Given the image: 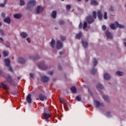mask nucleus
Returning <instances> with one entry per match:
<instances>
[{"instance_id": "obj_1", "label": "nucleus", "mask_w": 126, "mask_h": 126, "mask_svg": "<svg viewBox=\"0 0 126 126\" xmlns=\"http://www.w3.org/2000/svg\"><path fill=\"white\" fill-rule=\"evenodd\" d=\"M36 4V1L35 0H32L28 2L26 9L28 10H32L33 6H35Z\"/></svg>"}, {"instance_id": "obj_2", "label": "nucleus", "mask_w": 126, "mask_h": 126, "mask_svg": "<svg viewBox=\"0 0 126 126\" xmlns=\"http://www.w3.org/2000/svg\"><path fill=\"white\" fill-rule=\"evenodd\" d=\"M5 78L7 82L10 84V86H13L14 87L16 86V84L13 83L12 78L10 75L8 76Z\"/></svg>"}, {"instance_id": "obj_3", "label": "nucleus", "mask_w": 126, "mask_h": 126, "mask_svg": "<svg viewBox=\"0 0 126 126\" xmlns=\"http://www.w3.org/2000/svg\"><path fill=\"white\" fill-rule=\"evenodd\" d=\"M86 21L88 22V24H92L94 22V19L92 16H89L86 18Z\"/></svg>"}, {"instance_id": "obj_4", "label": "nucleus", "mask_w": 126, "mask_h": 126, "mask_svg": "<svg viewBox=\"0 0 126 126\" xmlns=\"http://www.w3.org/2000/svg\"><path fill=\"white\" fill-rule=\"evenodd\" d=\"M49 80V77L46 76H42L41 78V81L43 83H46V82H48Z\"/></svg>"}, {"instance_id": "obj_5", "label": "nucleus", "mask_w": 126, "mask_h": 126, "mask_svg": "<svg viewBox=\"0 0 126 126\" xmlns=\"http://www.w3.org/2000/svg\"><path fill=\"white\" fill-rule=\"evenodd\" d=\"M94 103L96 108H99V107H100V106H101V107H103V106H104L103 103H100V102L98 100H94Z\"/></svg>"}, {"instance_id": "obj_6", "label": "nucleus", "mask_w": 126, "mask_h": 126, "mask_svg": "<svg viewBox=\"0 0 126 126\" xmlns=\"http://www.w3.org/2000/svg\"><path fill=\"white\" fill-rule=\"evenodd\" d=\"M56 48L58 50H60V49H62V48H63V43H62L61 41L60 40L57 41V44H56Z\"/></svg>"}, {"instance_id": "obj_7", "label": "nucleus", "mask_w": 126, "mask_h": 126, "mask_svg": "<svg viewBox=\"0 0 126 126\" xmlns=\"http://www.w3.org/2000/svg\"><path fill=\"white\" fill-rule=\"evenodd\" d=\"M43 10L44 7H42L41 6H38L37 7L36 13L39 14V13H41V12H42Z\"/></svg>"}, {"instance_id": "obj_8", "label": "nucleus", "mask_w": 126, "mask_h": 126, "mask_svg": "<svg viewBox=\"0 0 126 126\" xmlns=\"http://www.w3.org/2000/svg\"><path fill=\"white\" fill-rule=\"evenodd\" d=\"M32 94H29L26 97V101L30 104L32 103V98H31Z\"/></svg>"}, {"instance_id": "obj_9", "label": "nucleus", "mask_w": 126, "mask_h": 126, "mask_svg": "<svg viewBox=\"0 0 126 126\" xmlns=\"http://www.w3.org/2000/svg\"><path fill=\"white\" fill-rule=\"evenodd\" d=\"M39 68H41V69H43V70H46L47 68H48V67L46 64L44 63H40L39 64Z\"/></svg>"}, {"instance_id": "obj_10", "label": "nucleus", "mask_w": 126, "mask_h": 126, "mask_svg": "<svg viewBox=\"0 0 126 126\" xmlns=\"http://www.w3.org/2000/svg\"><path fill=\"white\" fill-rule=\"evenodd\" d=\"M105 35L106 37L109 39H113V36H112V33L110 32L109 31H106L105 32Z\"/></svg>"}, {"instance_id": "obj_11", "label": "nucleus", "mask_w": 126, "mask_h": 126, "mask_svg": "<svg viewBox=\"0 0 126 126\" xmlns=\"http://www.w3.org/2000/svg\"><path fill=\"white\" fill-rule=\"evenodd\" d=\"M97 17L99 20H102V19L103 18V15L102 14L101 11L100 10L97 11Z\"/></svg>"}, {"instance_id": "obj_12", "label": "nucleus", "mask_w": 126, "mask_h": 126, "mask_svg": "<svg viewBox=\"0 0 126 126\" xmlns=\"http://www.w3.org/2000/svg\"><path fill=\"white\" fill-rule=\"evenodd\" d=\"M29 59H30V60H33L35 61L36 60H39V59H40V57H39L38 55H35L34 56H31L29 57Z\"/></svg>"}, {"instance_id": "obj_13", "label": "nucleus", "mask_w": 126, "mask_h": 126, "mask_svg": "<svg viewBox=\"0 0 126 126\" xmlns=\"http://www.w3.org/2000/svg\"><path fill=\"white\" fill-rule=\"evenodd\" d=\"M4 63L6 66H9L10 65V61L8 59L4 60Z\"/></svg>"}, {"instance_id": "obj_14", "label": "nucleus", "mask_w": 126, "mask_h": 126, "mask_svg": "<svg viewBox=\"0 0 126 126\" xmlns=\"http://www.w3.org/2000/svg\"><path fill=\"white\" fill-rule=\"evenodd\" d=\"M63 98V97H61L60 98V102L61 103H63V106L64 107V104L66 105V106H67V105H68V103L67 102V101L66 100H65V101H64Z\"/></svg>"}, {"instance_id": "obj_15", "label": "nucleus", "mask_w": 126, "mask_h": 126, "mask_svg": "<svg viewBox=\"0 0 126 126\" xmlns=\"http://www.w3.org/2000/svg\"><path fill=\"white\" fill-rule=\"evenodd\" d=\"M17 61L18 63H21L22 64H24V63H25V60L22 58H19Z\"/></svg>"}, {"instance_id": "obj_16", "label": "nucleus", "mask_w": 126, "mask_h": 126, "mask_svg": "<svg viewBox=\"0 0 126 126\" xmlns=\"http://www.w3.org/2000/svg\"><path fill=\"white\" fill-rule=\"evenodd\" d=\"M44 116L45 120H49V118L51 117V114L49 112L44 113Z\"/></svg>"}, {"instance_id": "obj_17", "label": "nucleus", "mask_w": 126, "mask_h": 126, "mask_svg": "<svg viewBox=\"0 0 126 126\" xmlns=\"http://www.w3.org/2000/svg\"><path fill=\"white\" fill-rule=\"evenodd\" d=\"M81 36H82V32H80L78 34H76L75 38L76 39H78L79 40H80Z\"/></svg>"}, {"instance_id": "obj_18", "label": "nucleus", "mask_w": 126, "mask_h": 126, "mask_svg": "<svg viewBox=\"0 0 126 126\" xmlns=\"http://www.w3.org/2000/svg\"><path fill=\"white\" fill-rule=\"evenodd\" d=\"M104 78L105 79V80H109V79L111 78V76L109 74L105 73L104 75Z\"/></svg>"}, {"instance_id": "obj_19", "label": "nucleus", "mask_w": 126, "mask_h": 126, "mask_svg": "<svg viewBox=\"0 0 126 126\" xmlns=\"http://www.w3.org/2000/svg\"><path fill=\"white\" fill-rule=\"evenodd\" d=\"M11 22V20L10 19V18L9 17H7L5 19H4V22L8 23V24H9V23H10Z\"/></svg>"}, {"instance_id": "obj_20", "label": "nucleus", "mask_w": 126, "mask_h": 126, "mask_svg": "<svg viewBox=\"0 0 126 126\" xmlns=\"http://www.w3.org/2000/svg\"><path fill=\"white\" fill-rule=\"evenodd\" d=\"M82 44L84 48H87L88 47V42H87L86 41H84L82 40Z\"/></svg>"}, {"instance_id": "obj_21", "label": "nucleus", "mask_w": 126, "mask_h": 126, "mask_svg": "<svg viewBox=\"0 0 126 126\" xmlns=\"http://www.w3.org/2000/svg\"><path fill=\"white\" fill-rule=\"evenodd\" d=\"M20 36L22 37V38H27L28 35L26 32H22L20 33Z\"/></svg>"}, {"instance_id": "obj_22", "label": "nucleus", "mask_w": 126, "mask_h": 126, "mask_svg": "<svg viewBox=\"0 0 126 126\" xmlns=\"http://www.w3.org/2000/svg\"><path fill=\"white\" fill-rule=\"evenodd\" d=\"M0 87L1 88H3V89H5V90H6V89H7V86H6V85H5L3 83H1Z\"/></svg>"}, {"instance_id": "obj_23", "label": "nucleus", "mask_w": 126, "mask_h": 126, "mask_svg": "<svg viewBox=\"0 0 126 126\" xmlns=\"http://www.w3.org/2000/svg\"><path fill=\"white\" fill-rule=\"evenodd\" d=\"M103 99L105 102H110V97L107 95H103Z\"/></svg>"}, {"instance_id": "obj_24", "label": "nucleus", "mask_w": 126, "mask_h": 126, "mask_svg": "<svg viewBox=\"0 0 126 126\" xmlns=\"http://www.w3.org/2000/svg\"><path fill=\"white\" fill-rule=\"evenodd\" d=\"M115 24L117 26V28H125V26L124 25H120L119 24L118 22H115Z\"/></svg>"}, {"instance_id": "obj_25", "label": "nucleus", "mask_w": 126, "mask_h": 126, "mask_svg": "<svg viewBox=\"0 0 126 126\" xmlns=\"http://www.w3.org/2000/svg\"><path fill=\"white\" fill-rule=\"evenodd\" d=\"M21 16H22V15L20 14H16L14 15V17L16 19H19V18H21Z\"/></svg>"}, {"instance_id": "obj_26", "label": "nucleus", "mask_w": 126, "mask_h": 126, "mask_svg": "<svg viewBox=\"0 0 126 126\" xmlns=\"http://www.w3.org/2000/svg\"><path fill=\"white\" fill-rule=\"evenodd\" d=\"M51 17L53 18H56L57 17V11H53L52 12Z\"/></svg>"}, {"instance_id": "obj_27", "label": "nucleus", "mask_w": 126, "mask_h": 126, "mask_svg": "<svg viewBox=\"0 0 126 126\" xmlns=\"http://www.w3.org/2000/svg\"><path fill=\"white\" fill-rule=\"evenodd\" d=\"M70 90L72 93H76L77 90H76V88L75 87H72L70 88Z\"/></svg>"}, {"instance_id": "obj_28", "label": "nucleus", "mask_w": 126, "mask_h": 126, "mask_svg": "<svg viewBox=\"0 0 126 126\" xmlns=\"http://www.w3.org/2000/svg\"><path fill=\"white\" fill-rule=\"evenodd\" d=\"M96 88L98 89H103L104 88V87L103 86V85L98 83L97 85H96Z\"/></svg>"}, {"instance_id": "obj_29", "label": "nucleus", "mask_w": 126, "mask_h": 126, "mask_svg": "<svg viewBox=\"0 0 126 126\" xmlns=\"http://www.w3.org/2000/svg\"><path fill=\"white\" fill-rule=\"evenodd\" d=\"M110 28L112 30H116L117 28H118L115 25V24H112L110 25Z\"/></svg>"}, {"instance_id": "obj_30", "label": "nucleus", "mask_w": 126, "mask_h": 126, "mask_svg": "<svg viewBox=\"0 0 126 126\" xmlns=\"http://www.w3.org/2000/svg\"><path fill=\"white\" fill-rule=\"evenodd\" d=\"M45 96L42 94H40L39 95V98L40 101H44L45 100Z\"/></svg>"}, {"instance_id": "obj_31", "label": "nucleus", "mask_w": 126, "mask_h": 126, "mask_svg": "<svg viewBox=\"0 0 126 126\" xmlns=\"http://www.w3.org/2000/svg\"><path fill=\"white\" fill-rule=\"evenodd\" d=\"M55 44H56V42L54 39H52V41H51V47L52 48H55Z\"/></svg>"}, {"instance_id": "obj_32", "label": "nucleus", "mask_w": 126, "mask_h": 126, "mask_svg": "<svg viewBox=\"0 0 126 126\" xmlns=\"http://www.w3.org/2000/svg\"><path fill=\"white\" fill-rule=\"evenodd\" d=\"M116 75L118 76H123L124 75V72L118 71L116 72Z\"/></svg>"}, {"instance_id": "obj_33", "label": "nucleus", "mask_w": 126, "mask_h": 126, "mask_svg": "<svg viewBox=\"0 0 126 126\" xmlns=\"http://www.w3.org/2000/svg\"><path fill=\"white\" fill-rule=\"evenodd\" d=\"M97 72V70L95 69L94 68H93L91 70V74H95Z\"/></svg>"}, {"instance_id": "obj_34", "label": "nucleus", "mask_w": 126, "mask_h": 126, "mask_svg": "<svg viewBox=\"0 0 126 126\" xmlns=\"http://www.w3.org/2000/svg\"><path fill=\"white\" fill-rule=\"evenodd\" d=\"M91 4H94V5H98V2L96 0L91 1Z\"/></svg>"}, {"instance_id": "obj_35", "label": "nucleus", "mask_w": 126, "mask_h": 126, "mask_svg": "<svg viewBox=\"0 0 126 126\" xmlns=\"http://www.w3.org/2000/svg\"><path fill=\"white\" fill-rule=\"evenodd\" d=\"M93 16L94 19H96L97 18V13L96 12V11H94L93 12Z\"/></svg>"}, {"instance_id": "obj_36", "label": "nucleus", "mask_w": 126, "mask_h": 126, "mask_svg": "<svg viewBox=\"0 0 126 126\" xmlns=\"http://www.w3.org/2000/svg\"><path fill=\"white\" fill-rule=\"evenodd\" d=\"M87 28V22H84L83 26V29H86Z\"/></svg>"}, {"instance_id": "obj_37", "label": "nucleus", "mask_w": 126, "mask_h": 126, "mask_svg": "<svg viewBox=\"0 0 126 126\" xmlns=\"http://www.w3.org/2000/svg\"><path fill=\"white\" fill-rule=\"evenodd\" d=\"M24 4H25V1H24V0H20V5H21V6H22L23 5H24Z\"/></svg>"}, {"instance_id": "obj_38", "label": "nucleus", "mask_w": 126, "mask_h": 126, "mask_svg": "<svg viewBox=\"0 0 126 126\" xmlns=\"http://www.w3.org/2000/svg\"><path fill=\"white\" fill-rule=\"evenodd\" d=\"M94 66H96V65H97V63H98L97 60L95 58L94 59Z\"/></svg>"}, {"instance_id": "obj_39", "label": "nucleus", "mask_w": 126, "mask_h": 126, "mask_svg": "<svg viewBox=\"0 0 126 126\" xmlns=\"http://www.w3.org/2000/svg\"><path fill=\"white\" fill-rule=\"evenodd\" d=\"M76 100L78 101H81V95H77L76 97Z\"/></svg>"}, {"instance_id": "obj_40", "label": "nucleus", "mask_w": 126, "mask_h": 126, "mask_svg": "<svg viewBox=\"0 0 126 126\" xmlns=\"http://www.w3.org/2000/svg\"><path fill=\"white\" fill-rule=\"evenodd\" d=\"M71 6H70V5H66V8L67 11L70 10V8H71Z\"/></svg>"}, {"instance_id": "obj_41", "label": "nucleus", "mask_w": 126, "mask_h": 126, "mask_svg": "<svg viewBox=\"0 0 126 126\" xmlns=\"http://www.w3.org/2000/svg\"><path fill=\"white\" fill-rule=\"evenodd\" d=\"M104 19H108V16L107 15V12H105L104 14Z\"/></svg>"}, {"instance_id": "obj_42", "label": "nucleus", "mask_w": 126, "mask_h": 126, "mask_svg": "<svg viewBox=\"0 0 126 126\" xmlns=\"http://www.w3.org/2000/svg\"><path fill=\"white\" fill-rule=\"evenodd\" d=\"M3 54L4 57H7L8 56V53L5 51H3Z\"/></svg>"}, {"instance_id": "obj_43", "label": "nucleus", "mask_w": 126, "mask_h": 126, "mask_svg": "<svg viewBox=\"0 0 126 126\" xmlns=\"http://www.w3.org/2000/svg\"><path fill=\"white\" fill-rule=\"evenodd\" d=\"M0 33L2 36H4V31L2 30H0Z\"/></svg>"}, {"instance_id": "obj_44", "label": "nucleus", "mask_w": 126, "mask_h": 126, "mask_svg": "<svg viewBox=\"0 0 126 126\" xmlns=\"http://www.w3.org/2000/svg\"><path fill=\"white\" fill-rule=\"evenodd\" d=\"M107 29V27H106V26L105 25H103L102 27V30H103V31H105V30H106Z\"/></svg>"}, {"instance_id": "obj_45", "label": "nucleus", "mask_w": 126, "mask_h": 126, "mask_svg": "<svg viewBox=\"0 0 126 126\" xmlns=\"http://www.w3.org/2000/svg\"><path fill=\"white\" fill-rule=\"evenodd\" d=\"M8 67H9V71H11V72H12V71H13V70L12 69V67H11V66H10V65L9 66H8Z\"/></svg>"}, {"instance_id": "obj_46", "label": "nucleus", "mask_w": 126, "mask_h": 126, "mask_svg": "<svg viewBox=\"0 0 126 126\" xmlns=\"http://www.w3.org/2000/svg\"><path fill=\"white\" fill-rule=\"evenodd\" d=\"M58 69H59V70H62V69H63V68L62 67L61 64L58 65Z\"/></svg>"}, {"instance_id": "obj_47", "label": "nucleus", "mask_w": 126, "mask_h": 126, "mask_svg": "<svg viewBox=\"0 0 126 126\" xmlns=\"http://www.w3.org/2000/svg\"><path fill=\"white\" fill-rule=\"evenodd\" d=\"M82 27H83V25H82V23L80 22L79 25V28L81 29V28H82Z\"/></svg>"}, {"instance_id": "obj_48", "label": "nucleus", "mask_w": 126, "mask_h": 126, "mask_svg": "<svg viewBox=\"0 0 126 126\" xmlns=\"http://www.w3.org/2000/svg\"><path fill=\"white\" fill-rule=\"evenodd\" d=\"M61 39L62 41H64V40H65V37L61 35Z\"/></svg>"}, {"instance_id": "obj_49", "label": "nucleus", "mask_w": 126, "mask_h": 126, "mask_svg": "<svg viewBox=\"0 0 126 126\" xmlns=\"http://www.w3.org/2000/svg\"><path fill=\"white\" fill-rule=\"evenodd\" d=\"M5 4H5L4 2H3V3H1L0 4V7H4Z\"/></svg>"}, {"instance_id": "obj_50", "label": "nucleus", "mask_w": 126, "mask_h": 126, "mask_svg": "<svg viewBox=\"0 0 126 126\" xmlns=\"http://www.w3.org/2000/svg\"><path fill=\"white\" fill-rule=\"evenodd\" d=\"M47 73L49 75H53V74H54V72L53 71H52L48 72Z\"/></svg>"}, {"instance_id": "obj_51", "label": "nucleus", "mask_w": 126, "mask_h": 126, "mask_svg": "<svg viewBox=\"0 0 126 126\" xmlns=\"http://www.w3.org/2000/svg\"><path fill=\"white\" fill-rule=\"evenodd\" d=\"M60 24L61 25H63V24H64V21L63 20H61L60 21Z\"/></svg>"}, {"instance_id": "obj_52", "label": "nucleus", "mask_w": 126, "mask_h": 126, "mask_svg": "<svg viewBox=\"0 0 126 126\" xmlns=\"http://www.w3.org/2000/svg\"><path fill=\"white\" fill-rule=\"evenodd\" d=\"M109 10L110 11H114V6H111L110 7V8H109Z\"/></svg>"}, {"instance_id": "obj_53", "label": "nucleus", "mask_w": 126, "mask_h": 126, "mask_svg": "<svg viewBox=\"0 0 126 126\" xmlns=\"http://www.w3.org/2000/svg\"><path fill=\"white\" fill-rule=\"evenodd\" d=\"M30 77H31L32 78H33L34 77V74L32 73H31L30 74Z\"/></svg>"}, {"instance_id": "obj_54", "label": "nucleus", "mask_w": 126, "mask_h": 126, "mask_svg": "<svg viewBox=\"0 0 126 126\" xmlns=\"http://www.w3.org/2000/svg\"><path fill=\"white\" fill-rule=\"evenodd\" d=\"M1 16H2V17H5V13L2 12L1 13Z\"/></svg>"}, {"instance_id": "obj_55", "label": "nucleus", "mask_w": 126, "mask_h": 126, "mask_svg": "<svg viewBox=\"0 0 126 126\" xmlns=\"http://www.w3.org/2000/svg\"><path fill=\"white\" fill-rule=\"evenodd\" d=\"M106 115H107V116L108 117H110V116H111V113L108 112H107V114Z\"/></svg>"}, {"instance_id": "obj_56", "label": "nucleus", "mask_w": 126, "mask_h": 126, "mask_svg": "<svg viewBox=\"0 0 126 126\" xmlns=\"http://www.w3.org/2000/svg\"><path fill=\"white\" fill-rule=\"evenodd\" d=\"M27 41H28L29 43H30L31 42V40H30V38H27Z\"/></svg>"}, {"instance_id": "obj_57", "label": "nucleus", "mask_w": 126, "mask_h": 126, "mask_svg": "<svg viewBox=\"0 0 126 126\" xmlns=\"http://www.w3.org/2000/svg\"><path fill=\"white\" fill-rule=\"evenodd\" d=\"M63 54H64V51L60 52V55H63Z\"/></svg>"}, {"instance_id": "obj_58", "label": "nucleus", "mask_w": 126, "mask_h": 126, "mask_svg": "<svg viewBox=\"0 0 126 126\" xmlns=\"http://www.w3.org/2000/svg\"><path fill=\"white\" fill-rule=\"evenodd\" d=\"M7 0H4V3L5 4H6V3L7 2Z\"/></svg>"}, {"instance_id": "obj_59", "label": "nucleus", "mask_w": 126, "mask_h": 126, "mask_svg": "<svg viewBox=\"0 0 126 126\" xmlns=\"http://www.w3.org/2000/svg\"><path fill=\"white\" fill-rule=\"evenodd\" d=\"M2 71L1 70H0V75H2Z\"/></svg>"}, {"instance_id": "obj_60", "label": "nucleus", "mask_w": 126, "mask_h": 126, "mask_svg": "<svg viewBox=\"0 0 126 126\" xmlns=\"http://www.w3.org/2000/svg\"><path fill=\"white\" fill-rule=\"evenodd\" d=\"M0 40L3 41V39L2 37H0Z\"/></svg>"}, {"instance_id": "obj_61", "label": "nucleus", "mask_w": 126, "mask_h": 126, "mask_svg": "<svg viewBox=\"0 0 126 126\" xmlns=\"http://www.w3.org/2000/svg\"><path fill=\"white\" fill-rule=\"evenodd\" d=\"M18 93V91H16V93L15 94L16 95Z\"/></svg>"}, {"instance_id": "obj_62", "label": "nucleus", "mask_w": 126, "mask_h": 126, "mask_svg": "<svg viewBox=\"0 0 126 126\" xmlns=\"http://www.w3.org/2000/svg\"><path fill=\"white\" fill-rule=\"evenodd\" d=\"M89 0H85V1H86V2H87V1H88Z\"/></svg>"}, {"instance_id": "obj_63", "label": "nucleus", "mask_w": 126, "mask_h": 126, "mask_svg": "<svg viewBox=\"0 0 126 126\" xmlns=\"http://www.w3.org/2000/svg\"><path fill=\"white\" fill-rule=\"evenodd\" d=\"M17 78L18 80H19V79H20V77H18Z\"/></svg>"}, {"instance_id": "obj_64", "label": "nucleus", "mask_w": 126, "mask_h": 126, "mask_svg": "<svg viewBox=\"0 0 126 126\" xmlns=\"http://www.w3.org/2000/svg\"><path fill=\"white\" fill-rule=\"evenodd\" d=\"M2 25V24H1V23H0V26H1Z\"/></svg>"}]
</instances>
